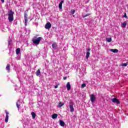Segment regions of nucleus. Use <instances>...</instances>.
I'll return each instance as SVG.
<instances>
[{
    "instance_id": "f257e3e1",
    "label": "nucleus",
    "mask_w": 128,
    "mask_h": 128,
    "mask_svg": "<svg viewBox=\"0 0 128 128\" xmlns=\"http://www.w3.org/2000/svg\"><path fill=\"white\" fill-rule=\"evenodd\" d=\"M14 12L10 10L8 12V20L10 22H12L14 20Z\"/></svg>"
},
{
    "instance_id": "f03ea898",
    "label": "nucleus",
    "mask_w": 128,
    "mask_h": 128,
    "mask_svg": "<svg viewBox=\"0 0 128 128\" xmlns=\"http://www.w3.org/2000/svg\"><path fill=\"white\" fill-rule=\"evenodd\" d=\"M42 40V37H39L37 38H34L32 40V42L34 46H38V44H40V42Z\"/></svg>"
},
{
    "instance_id": "7ed1b4c3",
    "label": "nucleus",
    "mask_w": 128,
    "mask_h": 128,
    "mask_svg": "<svg viewBox=\"0 0 128 128\" xmlns=\"http://www.w3.org/2000/svg\"><path fill=\"white\" fill-rule=\"evenodd\" d=\"M70 111L71 112H74V102H70Z\"/></svg>"
},
{
    "instance_id": "20e7f679",
    "label": "nucleus",
    "mask_w": 128,
    "mask_h": 128,
    "mask_svg": "<svg viewBox=\"0 0 128 128\" xmlns=\"http://www.w3.org/2000/svg\"><path fill=\"white\" fill-rule=\"evenodd\" d=\"M112 102L114 104H120V100L116 98H114L112 99Z\"/></svg>"
},
{
    "instance_id": "39448f33",
    "label": "nucleus",
    "mask_w": 128,
    "mask_h": 128,
    "mask_svg": "<svg viewBox=\"0 0 128 128\" xmlns=\"http://www.w3.org/2000/svg\"><path fill=\"white\" fill-rule=\"evenodd\" d=\"M96 96H94V94H92L90 95V100H91V102H94V100H96Z\"/></svg>"
},
{
    "instance_id": "423d86ee",
    "label": "nucleus",
    "mask_w": 128,
    "mask_h": 128,
    "mask_svg": "<svg viewBox=\"0 0 128 128\" xmlns=\"http://www.w3.org/2000/svg\"><path fill=\"white\" fill-rule=\"evenodd\" d=\"M50 28H52V24H50V22H47L45 25V28H46V30H50Z\"/></svg>"
},
{
    "instance_id": "0eeeda50",
    "label": "nucleus",
    "mask_w": 128,
    "mask_h": 128,
    "mask_svg": "<svg viewBox=\"0 0 128 128\" xmlns=\"http://www.w3.org/2000/svg\"><path fill=\"white\" fill-rule=\"evenodd\" d=\"M52 46L53 48V50H55L58 48V44L54 42L52 44Z\"/></svg>"
},
{
    "instance_id": "6e6552de",
    "label": "nucleus",
    "mask_w": 128,
    "mask_h": 128,
    "mask_svg": "<svg viewBox=\"0 0 128 128\" xmlns=\"http://www.w3.org/2000/svg\"><path fill=\"white\" fill-rule=\"evenodd\" d=\"M6 117L5 118V122H8V112H6Z\"/></svg>"
},
{
    "instance_id": "1a4fd4ad",
    "label": "nucleus",
    "mask_w": 128,
    "mask_h": 128,
    "mask_svg": "<svg viewBox=\"0 0 128 128\" xmlns=\"http://www.w3.org/2000/svg\"><path fill=\"white\" fill-rule=\"evenodd\" d=\"M64 2V1L62 0L60 4H59V8L60 10H62V4Z\"/></svg>"
},
{
    "instance_id": "9d476101",
    "label": "nucleus",
    "mask_w": 128,
    "mask_h": 128,
    "mask_svg": "<svg viewBox=\"0 0 128 128\" xmlns=\"http://www.w3.org/2000/svg\"><path fill=\"white\" fill-rule=\"evenodd\" d=\"M66 88L68 90H70V88H72V86H70V82H68L66 85Z\"/></svg>"
},
{
    "instance_id": "9b49d317",
    "label": "nucleus",
    "mask_w": 128,
    "mask_h": 128,
    "mask_svg": "<svg viewBox=\"0 0 128 128\" xmlns=\"http://www.w3.org/2000/svg\"><path fill=\"white\" fill-rule=\"evenodd\" d=\"M110 52H112L114 54H116L118 52V49H110Z\"/></svg>"
},
{
    "instance_id": "f8f14e48",
    "label": "nucleus",
    "mask_w": 128,
    "mask_h": 128,
    "mask_svg": "<svg viewBox=\"0 0 128 128\" xmlns=\"http://www.w3.org/2000/svg\"><path fill=\"white\" fill-rule=\"evenodd\" d=\"M60 124L61 126H64L66 123H64V122L62 121V120H60Z\"/></svg>"
},
{
    "instance_id": "ddd939ff",
    "label": "nucleus",
    "mask_w": 128,
    "mask_h": 128,
    "mask_svg": "<svg viewBox=\"0 0 128 128\" xmlns=\"http://www.w3.org/2000/svg\"><path fill=\"white\" fill-rule=\"evenodd\" d=\"M20 48H18L16 49V54L17 56H20Z\"/></svg>"
},
{
    "instance_id": "4468645a",
    "label": "nucleus",
    "mask_w": 128,
    "mask_h": 128,
    "mask_svg": "<svg viewBox=\"0 0 128 128\" xmlns=\"http://www.w3.org/2000/svg\"><path fill=\"white\" fill-rule=\"evenodd\" d=\"M31 114L32 116V119L34 120V118H36V113L33 112H31Z\"/></svg>"
},
{
    "instance_id": "2eb2a0df",
    "label": "nucleus",
    "mask_w": 128,
    "mask_h": 128,
    "mask_svg": "<svg viewBox=\"0 0 128 128\" xmlns=\"http://www.w3.org/2000/svg\"><path fill=\"white\" fill-rule=\"evenodd\" d=\"M12 40H10V38L9 37V38L8 40V46H12Z\"/></svg>"
},
{
    "instance_id": "dca6fc26",
    "label": "nucleus",
    "mask_w": 128,
    "mask_h": 128,
    "mask_svg": "<svg viewBox=\"0 0 128 128\" xmlns=\"http://www.w3.org/2000/svg\"><path fill=\"white\" fill-rule=\"evenodd\" d=\"M56 118H58V114H54L52 115V118H53V120H54V119Z\"/></svg>"
},
{
    "instance_id": "f3484780",
    "label": "nucleus",
    "mask_w": 128,
    "mask_h": 128,
    "mask_svg": "<svg viewBox=\"0 0 128 128\" xmlns=\"http://www.w3.org/2000/svg\"><path fill=\"white\" fill-rule=\"evenodd\" d=\"M24 20H28V14H26V11H25L24 12Z\"/></svg>"
},
{
    "instance_id": "a211bd4d",
    "label": "nucleus",
    "mask_w": 128,
    "mask_h": 128,
    "mask_svg": "<svg viewBox=\"0 0 128 128\" xmlns=\"http://www.w3.org/2000/svg\"><path fill=\"white\" fill-rule=\"evenodd\" d=\"M40 74V69H38L36 72V76H38Z\"/></svg>"
},
{
    "instance_id": "6ab92c4d",
    "label": "nucleus",
    "mask_w": 128,
    "mask_h": 128,
    "mask_svg": "<svg viewBox=\"0 0 128 128\" xmlns=\"http://www.w3.org/2000/svg\"><path fill=\"white\" fill-rule=\"evenodd\" d=\"M90 52H86V60L88 59V58H90Z\"/></svg>"
},
{
    "instance_id": "aec40b11",
    "label": "nucleus",
    "mask_w": 128,
    "mask_h": 128,
    "mask_svg": "<svg viewBox=\"0 0 128 128\" xmlns=\"http://www.w3.org/2000/svg\"><path fill=\"white\" fill-rule=\"evenodd\" d=\"M10 64H8L7 66L6 67V70H8V72H10Z\"/></svg>"
},
{
    "instance_id": "412c9836",
    "label": "nucleus",
    "mask_w": 128,
    "mask_h": 128,
    "mask_svg": "<svg viewBox=\"0 0 128 128\" xmlns=\"http://www.w3.org/2000/svg\"><path fill=\"white\" fill-rule=\"evenodd\" d=\"M122 28H126V22H123L122 24Z\"/></svg>"
},
{
    "instance_id": "4be33fe9",
    "label": "nucleus",
    "mask_w": 128,
    "mask_h": 128,
    "mask_svg": "<svg viewBox=\"0 0 128 128\" xmlns=\"http://www.w3.org/2000/svg\"><path fill=\"white\" fill-rule=\"evenodd\" d=\"M64 103L62 102H59L58 103V108H62V106H64Z\"/></svg>"
},
{
    "instance_id": "5701e85b",
    "label": "nucleus",
    "mask_w": 128,
    "mask_h": 128,
    "mask_svg": "<svg viewBox=\"0 0 128 128\" xmlns=\"http://www.w3.org/2000/svg\"><path fill=\"white\" fill-rule=\"evenodd\" d=\"M26 34H27V36H28V34H30V30H26Z\"/></svg>"
},
{
    "instance_id": "b1692460",
    "label": "nucleus",
    "mask_w": 128,
    "mask_h": 128,
    "mask_svg": "<svg viewBox=\"0 0 128 128\" xmlns=\"http://www.w3.org/2000/svg\"><path fill=\"white\" fill-rule=\"evenodd\" d=\"M106 40L108 42H112V38H106Z\"/></svg>"
},
{
    "instance_id": "393cba45",
    "label": "nucleus",
    "mask_w": 128,
    "mask_h": 128,
    "mask_svg": "<svg viewBox=\"0 0 128 128\" xmlns=\"http://www.w3.org/2000/svg\"><path fill=\"white\" fill-rule=\"evenodd\" d=\"M18 102H20V100H18V102H16V106L18 108V110H20V105L18 104Z\"/></svg>"
},
{
    "instance_id": "a878e982",
    "label": "nucleus",
    "mask_w": 128,
    "mask_h": 128,
    "mask_svg": "<svg viewBox=\"0 0 128 128\" xmlns=\"http://www.w3.org/2000/svg\"><path fill=\"white\" fill-rule=\"evenodd\" d=\"M74 12H76V10H71V11H70L71 14H72V15L74 14Z\"/></svg>"
},
{
    "instance_id": "bb28decb",
    "label": "nucleus",
    "mask_w": 128,
    "mask_h": 128,
    "mask_svg": "<svg viewBox=\"0 0 128 128\" xmlns=\"http://www.w3.org/2000/svg\"><path fill=\"white\" fill-rule=\"evenodd\" d=\"M16 58V60H20V56H18Z\"/></svg>"
},
{
    "instance_id": "cd10ccee",
    "label": "nucleus",
    "mask_w": 128,
    "mask_h": 128,
    "mask_svg": "<svg viewBox=\"0 0 128 128\" xmlns=\"http://www.w3.org/2000/svg\"><path fill=\"white\" fill-rule=\"evenodd\" d=\"M128 66V62L122 64V66Z\"/></svg>"
},
{
    "instance_id": "c85d7f7f",
    "label": "nucleus",
    "mask_w": 128,
    "mask_h": 128,
    "mask_svg": "<svg viewBox=\"0 0 128 128\" xmlns=\"http://www.w3.org/2000/svg\"><path fill=\"white\" fill-rule=\"evenodd\" d=\"M86 84L84 83V84H82L81 88H86Z\"/></svg>"
},
{
    "instance_id": "c756f323",
    "label": "nucleus",
    "mask_w": 128,
    "mask_h": 128,
    "mask_svg": "<svg viewBox=\"0 0 128 128\" xmlns=\"http://www.w3.org/2000/svg\"><path fill=\"white\" fill-rule=\"evenodd\" d=\"M90 16V14H86L82 16V18H86V16Z\"/></svg>"
},
{
    "instance_id": "7c9ffc66",
    "label": "nucleus",
    "mask_w": 128,
    "mask_h": 128,
    "mask_svg": "<svg viewBox=\"0 0 128 128\" xmlns=\"http://www.w3.org/2000/svg\"><path fill=\"white\" fill-rule=\"evenodd\" d=\"M122 18H128L126 13H124V15L122 16Z\"/></svg>"
},
{
    "instance_id": "2f4dec72",
    "label": "nucleus",
    "mask_w": 128,
    "mask_h": 128,
    "mask_svg": "<svg viewBox=\"0 0 128 128\" xmlns=\"http://www.w3.org/2000/svg\"><path fill=\"white\" fill-rule=\"evenodd\" d=\"M14 24H18V21H16V20L14 21Z\"/></svg>"
},
{
    "instance_id": "473e14b6",
    "label": "nucleus",
    "mask_w": 128,
    "mask_h": 128,
    "mask_svg": "<svg viewBox=\"0 0 128 128\" xmlns=\"http://www.w3.org/2000/svg\"><path fill=\"white\" fill-rule=\"evenodd\" d=\"M25 20V23L24 24L26 26H28V20Z\"/></svg>"
},
{
    "instance_id": "72a5a7b5",
    "label": "nucleus",
    "mask_w": 128,
    "mask_h": 128,
    "mask_svg": "<svg viewBox=\"0 0 128 128\" xmlns=\"http://www.w3.org/2000/svg\"><path fill=\"white\" fill-rule=\"evenodd\" d=\"M90 52V49L88 48V50H87V52Z\"/></svg>"
},
{
    "instance_id": "f704fd0d",
    "label": "nucleus",
    "mask_w": 128,
    "mask_h": 128,
    "mask_svg": "<svg viewBox=\"0 0 128 128\" xmlns=\"http://www.w3.org/2000/svg\"><path fill=\"white\" fill-rule=\"evenodd\" d=\"M58 85H56L54 86V88H58Z\"/></svg>"
},
{
    "instance_id": "c9c22d12",
    "label": "nucleus",
    "mask_w": 128,
    "mask_h": 128,
    "mask_svg": "<svg viewBox=\"0 0 128 128\" xmlns=\"http://www.w3.org/2000/svg\"><path fill=\"white\" fill-rule=\"evenodd\" d=\"M66 78H67L66 76H64V78H63V79H64V80H66Z\"/></svg>"
},
{
    "instance_id": "e433bc0d",
    "label": "nucleus",
    "mask_w": 128,
    "mask_h": 128,
    "mask_svg": "<svg viewBox=\"0 0 128 128\" xmlns=\"http://www.w3.org/2000/svg\"><path fill=\"white\" fill-rule=\"evenodd\" d=\"M1 2L2 4H4V0H1Z\"/></svg>"
},
{
    "instance_id": "4c0bfd02",
    "label": "nucleus",
    "mask_w": 128,
    "mask_h": 128,
    "mask_svg": "<svg viewBox=\"0 0 128 128\" xmlns=\"http://www.w3.org/2000/svg\"><path fill=\"white\" fill-rule=\"evenodd\" d=\"M12 66H14V64H12Z\"/></svg>"
},
{
    "instance_id": "58836bf2",
    "label": "nucleus",
    "mask_w": 128,
    "mask_h": 128,
    "mask_svg": "<svg viewBox=\"0 0 128 128\" xmlns=\"http://www.w3.org/2000/svg\"><path fill=\"white\" fill-rule=\"evenodd\" d=\"M63 50H64V48Z\"/></svg>"
}]
</instances>
